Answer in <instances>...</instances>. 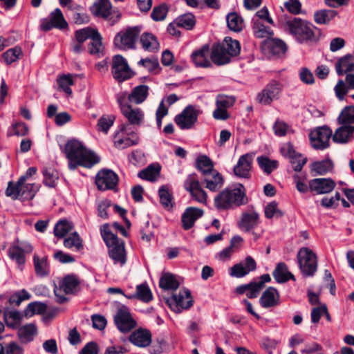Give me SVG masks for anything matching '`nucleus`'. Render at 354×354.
Wrapping results in <instances>:
<instances>
[{
	"label": "nucleus",
	"mask_w": 354,
	"mask_h": 354,
	"mask_svg": "<svg viewBox=\"0 0 354 354\" xmlns=\"http://www.w3.org/2000/svg\"><path fill=\"white\" fill-rule=\"evenodd\" d=\"M65 153L71 170L75 169L77 166L90 168L100 161V158L95 153L88 150L82 142L76 140H69L66 143Z\"/></svg>",
	"instance_id": "f257e3e1"
},
{
	"label": "nucleus",
	"mask_w": 354,
	"mask_h": 354,
	"mask_svg": "<svg viewBox=\"0 0 354 354\" xmlns=\"http://www.w3.org/2000/svg\"><path fill=\"white\" fill-rule=\"evenodd\" d=\"M283 28L288 34L301 44H307L316 40V27L306 19L299 17L289 19L283 24Z\"/></svg>",
	"instance_id": "f03ea898"
},
{
	"label": "nucleus",
	"mask_w": 354,
	"mask_h": 354,
	"mask_svg": "<svg viewBox=\"0 0 354 354\" xmlns=\"http://www.w3.org/2000/svg\"><path fill=\"white\" fill-rule=\"evenodd\" d=\"M248 202L245 189L241 184L236 187L225 189L215 196L214 201L215 207L220 211L232 209Z\"/></svg>",
	"instance_id": "7ed1b4c3"
},
{
	"label": "nucleus",
	"mask_w": 354,
	"mask_h": 354,
	"mask_svg": "<svg viewBox=\"0 0 354 354\" xmlns=\"http://www.w3.org/2000/svg\"><path fill=\"white\" fill-rule=\"evenodd\" d=\"M241 46L239 41L227 37L221 44L212 46L211 59L217 66L227 64L232 57L239 55Z\"/></svg>",
	"instance_id": "20e7f679"
},
{
	"label": "nucleus",
	"mask_w": 354,
	"mask_h": 354,
	"mask_svg": "<svg viewBox=\"0 0 354 354\" xmlns=\"http://www.w3.org/2000/svg\"><path fill=\"white\" fill-rule=\"evenodd\" d=\"M101 235L109 248V255L114 261L123 266L127 261V254L124 248V242L111 232L109 225L104 224L100 227Z\"/></svg>",
	"instance_id": "39448f33"
},
{
	"label": "nucleus",
	"mask_w": 354,
	"mask_h": 354,
	"mask_svg": "<svg viewBox=\"0 0 354 354\" xmlns=\"http://www.w3.org/2000/svg\"><path fill=\"white\" fill-rule=\"evenodd\" d=\"M24 177H19L17 181H9L5 191L7 197L12 200L30 201L34 198L41 185L37 183H26Z\"/></svg>",
	"instance_id": "423d86ee"
},
{
	"label": "nucleus",
	"mask_w": 354,
	"mask_h": 354,
	"mask_svg": "<svg viewBox=\"0 0 354 354\" xmlns=\"http://www.w3.org/2000/svg\"><path fill=\"white\" fill-rule=\"evenodd\" d=\"M297 259L303 276L309 277L315 275L317 270L318 262L317 257L312 250L307 247L300 248Z\"/></svg>",
	"instance_id": "0eeeda50"
},
{
	"label": "nucleus",
	"mask_w": 354,
	"mask_h": 354,
	"mask_svg": "<svg viewBox=\"0 0 354 354\" xmlns=\"http://www.w3.org/2000/svg\"><path fill=\"white\" fill-rule=\"evenodd\" d=\"M141 30V26H136L119 32L114 39L115 46L122 50L135 49Z\"/></svg>",
	"instance_id": "6e6552de"
},
{
	"label": "nucleus",
	"mask_w": 354,
	"mask_h": 354,
	"mask_svg": "<svg viewBox=\"0 0 354 354\" xmlns=\"http://www.w3.org/2000/svg\"><path fill=\"white\" fill-rule=\"evenodd\" d=\"M111 73L113 78L118 82L129 80L134 75V73L130 68L126 59L120 55L113 57Z\"/></svg>",
	"instance_id": "1a4fd4ad"
},
{
	"label": "nucleus",
	"mask_w": 354,
	"mask_h": 354,
	"mask_svg": "<svg viewBox=\"0 0 354 354\" xmlns=\"http://www.w3.org/2000/svg\"><path fill=\"white\" fill-rule=\"evenodd\" d=\"M138 143V136L129 124H122L114 136V145L118 149H124Z\"/></svg>",
	"instance_id": "9d476101"
},
{
	"label": "nucleus",
	"mask_w": 354,
	"mask_h": 354,
	"mask_svg": "<svg viewBox=\"0 0 354 354\" xmlns=\"http://www.w3.org/2000/svg\"><path fill=\"white\" fill-rule=\"evenodd\" d=\"M332 135V130L326 126L319 127L312 131L309 136L313 148L317 150L327 149Z\"/></svg>",
	"instance_id": "9b49d317"
},
{
	"label": "nucleus",
	"mask_w": 354,
	"mask_h": 354,
	"mask_svg": "<svg viewBox=\"0 0 354 354\" xmlns=\"http://www.w3.org/2000/svg\"><path fill=\"white\" fill-rule=\"evenodd\" d=\"M260 223V215L253 205H250L241 213L238 222L239 228L245 232H250L254 230Z\"/></svg>",
	"instance_id": "f8f14e48"
},
{
	"label": "nucleus",
	"mask_w": 354,
	"mask_h": 354,
	"mask_svg": "<svg viewBox=\"0 0 354 354\" xmlns=\"http://www.w3.org/2000/svg\"><path fill=\"white\" fill-rule=\"evenodd\" d=\"M114 322L118 329L122 333H128L136 326V322L133 318L129 309L125 306H120L114 315Z\"/></svg>",
	"instance_id": "ddd939ff"
},
{
	"label": "nucleus",
	"mask_w": 354,
	"mask_h": 354,
	"mask_svg": "<svg viewBox=\"0 0 354 354\" xmlns=\"http://www.w3.org/2000/svg\"><path fill=\"white\" fill-rule=\"evenodd\" d=\"M170 308L176 313H180L193 305V300L189 290L185 289L174 294L167 300Z\"/></svg>",
	"instance_id": "4468645a"
},
{
	"label": "nucleus",
	"mask_w": 354,
	"mask_h": 354,
	"mask_svg": "<svg viewBox=\"0 0 354 354\" xmlns=\"http://www.w3.org/2000/svg\"><path fill=\"white\" fill-rule=\"evenodd\" d=\"M184 187L195 201L201 203H206L207 193L201 187L196 174H189L187 177L184 183Z\"/></svg>",
	"instance_id": "2eb2a0df"
},
{
	"label": "nucleus",
	"mask_w": 354,
	"mask_h": 354,
	"mask_svg": "<svg viewBox=\"0 0 354 354\" xmlns=\"http://www.w3.org/2000/svg\"><path fill=\"white\" fill-rule=\"evenodd\" d=\"M258 281L251 282L248 284L238 286L236 292L238 294L246 293L249 298H256L259 295L260 291L264 288L265 283L271 281L270 274H264L261 275Z\"/></svg>",
	"instance_id": "dca6fc26"
},
{
	"label": "nucleus",
	"mask_w": 354,
	"mask_h": 354,
	"mask_svg": "<svg viewBox=\"0 0 354 354\" xmlns=\"http://www.w3.org/2000/svg\"><path fill=\"white\" fill-rule=\"evenodd\" d=\"M198 116V111L193 106H186L183 111L176 115L174 121L181 129H189L196 122Z\"/></svg>",
	"instance_id": "f3484780"
},
{
	"label": "nucleus",
	"mask_w": 354,
	"mask_h": 354,
	"mask_svg": "<svg viewBox=\"0 0 354 354\" xmlns=\"http://www.w3.org/2000/svg\"><path fill=\"white\" fill-rule=\"evenodd\" d=\"M68 27V24L59 8H56L48 16V18L41 21L40 29L43 31H48L53 28L64 29Z\"/></svg>",
	"instance_id": "a211bd4d"
},
{
	"label": "nucleus",
	"mask_w": 354,
	"mask_h": 354,
	"mask_svg": "<svg viewBox=\"0 0 354 354\" xmlns=\"http://www.w3.org/2000/svg\"><path fill=\"white\" fill-rule=\"evenodd\" d=\"M33 250L32 246L28 243H21L19 240L15 241L8 248V257L15 261L19 266L26 262V253H30Z\"/></svg>",
	"instance_id": "6ab92c4d"
},
{
	"label": "nucleus",
	"mask_w": 354,
	"mask_h": 354,
	"mask_svg": "<svg viewBox=\"0 0 354 354\" xmlns=\"http://www.w3.org/2000/svg\"><path fill=\"white\" fill-rule=\"evenodd\" d=\"M117 174L110 169L100 171L95 178V184L100 190L113 189L118 185Z\"/></svg>",
	"instance_id": "aec40b11"
},
{
	"label": "nucleus",
	"mask_w": 354,
	"mask_h": 354,
	"mask_svg": "<svg viewBox=\"0 0 354 354\" xmlns=\"http://www.w3.org/2000/svg\"><path fill=\"white\" fill-rule=\"evenodd\" d=\"M281 90L280 83L272 81L268 84L257 96V100L264 105L270 104L279 98Z\"/></svg>",
	"instance_id": "412c9836"
},
{
	"label": "nucleus",
	"mask_w": 354,
	"mask_h": 354,
	"mask_svg": "<svg viewBox=\"0 0 354 354\" xmlns=\"http://www.w3.org/2000/svg\"><path fill=\"white\" fill-rule=\"evenodd\" d=\"M79 284L80 281L75 275L70 274L65 277L59 288L56 287L54 290L55 296L58 297V302L63 303L66 300L64 296H59V292L63 291L65 294H72L76 290Z\"/></svg>",
	"instance_id": "4be33fe9"
},
{
	"label": "nucleus",
	"mask_w": 354,
	"mask_h": 354,
	"mask_svg": "<svg viewBox=\"0 0 354 354\" xmlns=\"http://www.w3.org/2000/svg\"><path fill=\"white\" fill-rule=\"evenodd\" d=\"M253 162V155L245 153L240 156L237 163L234 167V174L239 178H250Z\"/></svg>",
	"instance_id": "5701e85b"
},
{
	"label": "nucleus",
	"mask_w": 354,
	"mask_h": 354,
	"mask_svg": "<svg viewBox=\"0 0 354 354\" xmlns=\"http://www.w3.org/2000/svg\"><path fill=\"white\" fill-rule=\"evenodd\" d=\"M256 268L255 260L252 257L248 256L243 262L236 263L231 268L230 274L234 277L241 278L255 270Z\"/></svg>",
	"instance_id": "b1692460"
},
{
	"label": "nucleus",
	"mask_w": 354,
	"mask_h": 354,
	"mask_svg": "<svg viewBox=\"0 0 354 354\" xmlns=\"http://www.w3.org/2000/svg\"><path fill=\"white\" fill-rule=\"evenodd\" d=\"M192 59L196 67L209 68L212 66L211 52L207 45L195 50L192 54Z\"/></svg>",
	"instance_id": "393cba45"
},
{
	"label": "nucleus",
	"mask_w": 354,
	"mask_h": 354,
	"mask_svg": "<svg viewBox=\"0 0 354 354\" xmlns=\"http://www.w3.org/2000/svg\"><path fill=\"white\" fill-rule=\"evenodd\" d=\"M335 186V183L331 178H315L309 182L310 190L317 194L329 193Z\"/></svg>",
	"instance_id": "a878e982"
},
{
	"label": "nucleus",
	"mask_w": 354,
	"mask_h": 354,
	"mask_svg": "<svg viewBox=\"0 0 354 354\" xmlns=\"http://www.w3.org/2000/svg\"><path fill=\"white\" fill-rule=\"evenodd\" d=\"M280 296L277 290L273 287H268L259 299V303L263 308H268L279 304Z\"/></svg>",
	"instance_id": "bb28decb"
},
{
	"label": "nucleus",
	"mask_w": 354,
	"mask_h": 354,
	"mask_svg": "<svg viewBox=\"0 0 354 354\" xmlns=\"http://www.w3.org/2000/svg\"><path fill=\"white\" fill-rule=\"evenodd\" d=\"M129 341L138 347L145 348L151 344V334L147 329L139 328L130 335Z\"/></svg>",
	"instance_id": "cd10ccee"
},
{
	"label": "nucleus",
	"mask_w": 354,
	"mask_h": 354,
	"mask_svg": "<svg viewBox=\"0 0 354 354\" xmlns=\"http://www.w3.org/2000/svg\"><path fill=\"white\" fill-rule=\"evenodd\" d=\"M123 109L121 113L127 120L129 126H140L142 124L145 114L142 109L133 108L131 105Z\"/></svg>",
	"instance_id": "c85d7f7f"
},
{
	"label": "nucleus",
	"mask_w": 354,
	"mask_h": 354,
	"mask_svg": "<svg viewBox=\"0 0 354 354\" xmlns=\"http://www.w3.org/2000/svg\"><path fill=\"white\" fill-rule=\"evenodd\" d=\"M203 214V211L201 209L192 207L187 208L182 216L183 228L187 230L192 227L195 221L201 218Z\"/></svg>",
	"instance_id": "c756f323"
},
{
	"label": "nucleus",
	"mask_w": 354,
	"mask_h": 354,
	"mask_svg": "<svg viewBox=\"0 0 354 354\" xmlns=\"http://www.w3.org/2000/svg\"><path fill=\"white\" fill-rule=\"evenodd\" d=\"M111 9L109 0H97L91 6V11L96 17L106 18L111 13Z\"/></svg>",
	"instance_id": "7c9ffc66"
},
{
	"label": "nucleus",
	"mask_w": 354,
	"mask_h": 354,
	"mask_svg": "<svg viewBox=\"0 0 354 354\" xmlns=\"http://www.w3.org/2000/svg\"><path fill=\"white\" fill-rule=\"evenodd\" d=\"M353 133L354 126L344 125L335 131L333 136V140L335 142L346 143L353 138Z\"/></svg>",
	"instance_id": "2f4dec72"
},
{
	"label": "nucleus",
	"mask_w": 354,
	"mask_h": 354,
	"mask_svg": "<svg viewBox=\"0 0 354 354\" xmlns=\"http://www.w3.org/2000/svg\"><path fill=\"white\" fill-rule=\"evenodd\" d=\"M252 29L253 34L257 38L270 39L274 33L272 29L265 26L259 19H252Z\"/></svg>",
	"instance_id": "473e14b6"
},
{
	"label": "nucleus",
	"mask_w": 354,
	"mask_h": 354,
	"mask_svg": "<svg viewBox=\"0 0 354 354\" xmlns=\"http://www.w3.org/2000/svg\"><path fill=\"white\" fill-rule=\"evenodd\" d=\"M140 41L142 48L148 52H156L160 48L157 38L150 32H145L141 35Z\"/></svg>",
	"instance_id": "72a5a7b5"
},
{
	"label": "nucleus",
	"mask_w": 354,
	"mask_h": 354,
	"mask_svg": "<svg viewBox=\"0 0 354 354\" xmlns=\"http://www.w3.org/2000/svg\"><path fill=\"white\" fill-rule=\"evenodd\" d=\"M265 48L274 55H283L287 49L286 44L281 39H269L264 44Z\"/></svg>",
	"instance_id": "f704fd0d"
},
{
	"label": "nucleus",
	"mask_w": 354,
	"mask_h": 354,
	"mask_svg": "<svg viewBox=\"0 0 354 354\" xmlns=\"http://www.w3.org/2000/svg\"><path fill=\"white\" fill-rule=\"evenodd\" d=\"M204 182L206 187L210 191L215 192L220 189L223 183L222 176L216 170L205 176Z\"/></svg>",
	"instance_id": "c9c22d12"
},
{
	"label": "nucleus",
	"mask_w": 354,
	"mask_h": 354,
	"mask_svg": "<svg viewBox=\"0 0 354 354\" xmlns=\"http://www.w3.org/2000/svg\"><path fill=\"white\" fill-rule=\"evenodd\" d=\"M33 263L35 274L40 277H44L49 274L50 268L46 257H39L35 254L33 256Z\"/></svg>",
	"instance_id": "e433bc0d"
},
{
	"label": "nucleus",
	"mask_w": 354,
	"mask_h": 354,
	"mask_svg": "<svg viewBox=\"0 0 354 354\" xmlns=\"http://www.w3.org/2000/svg\"><path fill=\"white\" fill-rule=\"evenodd\" d=\"M337 12L334 10H319L314 13L315 22L319 25H328L337 16Z\"/></svg>",
	"instance_id": "4c0bfd02"
},
{
	"label": "nucleus",
	"mask_w": 354,
	"mask_h": 354,
	"mask_svg": "<svg viewBox=\"0 0 354 354\" xmlns=\"http://www.w3.org/2000/svg\"><path fill=\"white\" fill-rule=\"evenodd\" d=\"M272 275L278 283H285L289 279L295 280L294 275L288 272V267L284 263H279L277 265Z\"/></svg>",
	"instance_id": "58836bf2"
},
{
	"label": "nucleus",
	"mask_w": 354,
	"mask_h": 354,
	"mask_svg": "<svg viewBox=\"0 0 354 354\" xmlns=\"http://www.w3.org/2000/svg\"><path fill=\"white\" fill-rule=\"evenodd\" d=\"M336 72L339 75L354 71V57L346 55L340 58L335 64Z\"/></svg>",
	"instance_id": "ea45409f"
},
{
	"label": "nucleus",
	"mask_w": 354,
	"mask_h": 354,
	"mask_svg": "<svg viewBox=\"0 0 354 354\" xmlns=\"http://www.w3.org/2000/svg\"><path fill=\"white\" fill-rule=\"evenodd\" d=\"M149 87L147 85H139L133 88L129 93V102L139 104L142 103L148 96Z\"/></svg>",
	"instance_id": "a19ab883"
},
{
	"label": "nucleus",
	"mask_w": 354,
	"mask_h": 354,
	"mask_svg": "<svg viewBox=\"0 0 354 354\" xmlns=\"http://www.w3.org/2000/svg\"><path fill=\"white\" fill-rule=\"evenodd\" d=\"M160 169L161 167L159 164H152L145 169L141 170L138 176L144 180L155 181L160 175Z\"/></svg>",
	"instance_id": "79ce46f5"
},
{
	"label": "nucleus",
	"mask_w": 354,
	"mask_h": 354,
	"mask_svg": "<svg viewBox=\"0 0 354 354\" xmlns=\"http://www.w3.org/2000/svg\"><path fill=\"white\" fill-rule=\"evenodd\" d=\"M257 162L259 167L266 174H270L279 167V162L276 160H271L266 156H261L257 158Z\"/></svg>",
	"instance_id": "37998d69"
},
{
	"label": "nucleus",
	"mask_w": 354,
	"mask_h": 354,
	"mask_svg": "<svg viewBox=\"0 0 354 354\" xmlns=\"http://www.w3.org/2000/svg\"><path fill=\"white\" fill-rule=\"evenodd\" d=\"M333 162L330 159L315 162L311 165V171L318 175H324L333 169Z\"/></svg>",
	"instance_id": "c03bdc74"
},
{
	"label": "nucleus",
	"mask_w": 354,
	"mask_h": 354,
	"mask_svg": "<svg viewBox=\"0 0 354 354\" xmlns=\"http://www.w3.org/2000/svg\"><path fill=\"white\" fill-rule=\"evenodd\" d=\"M196 167L205 176L214 170V165L211 159L205 155L199 156L196 160Z\"/></svg>",
	"instance_id": "a18cd8bd"
},
{
	"label": "nucleus",
	"mask_w": 354,
	"mask_h": 354,
	"mask_svg": "<svg viewBox=\"0 0 354 354\" xmlns=\"http://www.w3.org/2000/svg\"><path fill=\"white\" fill-rule=\"evenodd\" d=\"M42 174L44 176V184L49 187H55L59 179L58 171L53 167H45Z\"/></svg>",
	"instance_id": "49530a36"
},
{
	"label": "nucleus",
	"mask_w": 354,
	"mask_h": 354,
	"mask_svg": "<svg viewBox=\"0 0 354 354\" xmlns=\"http://www.w3.org/2000/svg\"><path fill=\"white\" fill-rule=\"evenodd\" d=\"M158 195L161 205L167 209H172L174 206V198L172 193L167 186H162L159 189Z\"/></svg>",
	"instance_id": "de8ad7c7"
},
{
	"label": "nucleus",
	"mask_w": 354,
	"mask_h": 354,
	"mask_svg": "<svg viewBox=\"0 0 354 354\" xmlns=\"http://www.w3.org/2000/svg\"><path fill=\"white\" fill-rule=\"evenodd\" d=\"M226 20L228 28L232 31L240 32L244 26L243 18L236 12L229 13Z\"/></svg>",
	"instance_id": "09e8293b"
},
{
	"label": "nucleus",
	"mask_w": 354,
	"mask_h": 354,
	"mask_svg": "<svg viewBox=\"0 0 354 354\" xmlns=\"http://www.w3.org/2000/svg\"><path fill=\"white\" fill-rule=\"evenodd\" d=\"M159 285L162 289L176 290L178 288L180 283L174 275L170 273H165L161 277Z\"/></svg>",
	"instance_id": "8fccbe9b"
},
{
	"label": "nucleus",
	"mask_w": 354,
	"mask_h": 354,
	"mask_svg": "<svg viewBox=\"0 0 354 354\" xmlns=\"http://www.w3.org/2000/svg\"><path fill=\"white\" fill-rule=\"evenodd\" d=\"M64 245L68 249H74L76 251L83 248L82 240L77 232L72 233L71 236L65 238Z\"/></svg>",
	"instance_id": "3c124183"
},
{
	"label": "nucleus",
	"mask_w": 354,
	"mask_h": 354,
	"mask_svg": "<svg viewBox=\"0 0 354 354\" xmlns=\"http://www.w3.org/2000/svg\"><path fill=\"white\" fill-rule=\"evenodd\" d=\"M175 20L177 26L184 28L186 30H192L196 24L195 17L191 13L182 15Z\"/></svg>",
	"instance_id": "603ef678"
},
{
	"label": "nucleus",
	"mask_w": 354,
	"mask_h": 354,
	"mask_svg": "<svg viewBox=\"0 0 354 354\" xmlns=\"http://www.w3.org/2000/svg\"><path fill=\"white\" fill-rule=\"evenodd\" d=\"M91 41L88 45V52L91 55L100 56L102 52L103 46L102 37L98 31L91 39Z\"/></svg>",
	"instance_id": "864d4df0"
},
{
	"label": "nucleus",
	"mask_w": 354,
	"mask_h": 354,
	"mask_svg": "<svg viewBox=\"0 0 354 354\" xmlns=\"http://www.w3.org/2000/svg\"><path fill=\"white\" fill-rule=\"evenodd\" d=\"M73 227L72 223L68 221H59L54 227V234L58 238H63L72 230Z\"/></svg>",
	"instance_id": "5fc2aeb1"
},
{
	"label": "nucleus",
	"mask_w": 354,
	"mask_h": 354,
	"mask_svg": "<svg viewBox=\"0 0 354 354\" xmlns=\"http://www.w3.org/2000/svg\"><path fill=\"white\" fill-rule=\"evenodd\" d=\"M265 216L271 219L274 217L280 218L283 215V212L278 207V203L275 201L267 204L264 208Z\"/></svg>",
	"instance_id": "6e6d98bb"
},
{
	"label": "nucleus",
	"mask_w": 354,
	"mask_h": 354,
	"mask_svg": "<svg viewBox=\"0 0 354 354\" xmlns=\"http://www.w3.org/2000/svg\"><path fill=\"white\" fill-rule=\"evenodd\" d=\"M18 333L22 340L29 342L33 339L37 333V328L34 324H30L21 327Z\"/></svg>",
	"instance_id": "4d7b16f0"
},
{
	"label": "nucleus",
	"mask_w": 354,
	"mask_h": 354,
	"mask_svg": "<svg viewBox=\"0 0 354 354\" xmlns=\"http://www.w3.org/2000/svg\"><path fill=\"white\" fill-rule=\"evenodd\" d=\"M21 54V48L19 46H15L6 50L3 53L2 57L4 62L9 65L16 62Z\"/></svg>",
	"instance_id": "13d9d810"
},
{
	"label": "nucleus",
	"mask_w": 354,
	"mask_h": 354,
	"mask_svg": "<svg viewBox=\"0 0 354 354\" xmlns=\"http://www.w3.org/2000/svg\"><path fill=\"white\" fill-rule=\"evenodd\" d=\"M97 32V30L91 27H86L75 32V37L77 41L84 43L86 39H91L94 35Z\"/></svg>",
	"instance_id": "bf43d9fd"
},
{
	"label": "nucleus",
	"mask_w": 354,
	"mask_h": 354,
	"mask_svg": "<svg viewBox=\"0 0 354 354\" xmlns=\"http://www.w3.org/2000/svg\"><path fill=\"white\" fill-rule=\"evenodd\" d=\"M47 306L41 302H31L25 310L26 316H32L35 314H43L46 311Z\"/></svg>",
	"instance_id": "052dcab7"
},
{
	"label": "nucleus",
	"mask_w": 354,
	"mask_h": 354,
	"mask_svg": "<svg viewBox=\"0 0 354 354\" xmlns=\"http://www.w3.org/2000/svg\"><path fill=\"white\" fill-rule=\"evenodd\" d=\"M136 297L144 302H149L152 299V293L146 283L136 286Z\"/></svg>",
	"instance_id": "680f3d73"
},
{
	"label": "nucleus",
	"mask_w": 354,
	"mask_h": 354,
	"mask_svg": "<svg viewBox=\"0 0 354 354\" xmlns=\"http://www.w3.org/2000/svg\"><path fill=\"white\" fill-rule=\"evenodd\" d=\"M338 119L342 124L354 123V106L345 107L342 111Z\"/></svg>",
	"instance_id": "e2e57ef3"
},
{
	"label": "nucleus",
	"mask_w": 354,
	"mask_h": 354,
	"mask_svg": "<svg viewBox=\"0 0 354 354\" xmlns=\"http://www.w3.org/2000/svg\"><path fill=\"white\" fill-rule=\"evenodd\" d=\"M59 87L66 94L71 95L72 90L70 86L73 84V80L71 75H63L57 79Z\"/></svg>",
	"instance_id": "0e129e2a"
},
{
	"label": "nucleus",
	"mask_w": 354,
	"mask_h": 354,
	"mask_svg": "<svg viewBox=\"0 0 354 354\" xmlns=\"http://www.w3.org/2000/svg\"><path fill=\"white\" fill-rule=\"evenodd\" d=\"M115 116L113 115H103L97 122L98 130L106 133L110 127L113 124Z\"/></svg>",
	"instance_id": "69168bd1"
},
{
	"label": "nucleus",
	"mask_w": 354,
	"mask_h": 354,
	"mask_svg": "<svg viewBox=\"0 0 354 354\" xmlns=\"http://www.w3.org/2000/svg\"><path fill=\"white\" fill-rule=\"evenodd\" d=\"M21 348L15 342L8 344L0 343V354H21Z\"/></svg>",
	"instance_id": "338daca9"
},
{
	"label": "nucleus",
	"mask_w": 354,
	"mask_h": 354,
	"mask_svg": "<svg viewBox=\"0 0 354 354\" xmlns=\"http://www.w3.org/2000/svg\"><path fill=\"white\" fill-rule=\"evenodd\" d=\"M167 348V342L164 338H157L151 346L149 353L151 354H160Z\"/></svg>",
	"instance_id": "774afa93"
}]
</instances>
